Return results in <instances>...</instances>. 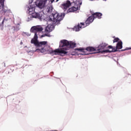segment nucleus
I'll use <instances>...</instances> for the list:
<instances>
[{"label": "nucleus", "instance_id": "f257e3e1", "mask_svg": "<svg viewBox=\"0 0 131 131\" xmlns=\"http://www.w3.org/2000/svg\"><path fill=\"white\" fill-rule=\"evenodd\" d=\"M37 33H35L34 39H32L31 40V43H34V46L36 47L38 49L36 50L39 51L40 53L43 54H54V55H57V54H63V55H66L67 54V51H65L63 50H60L59 49H56L55 50H50V47L48 46V41H38L37 40Z\"/></svg>", "mask_w": 131, "mask_h": 131}, {"label": "nucleus", "instance_id": "f03ea898", "mask_svg": "<svg viewBox=\"0 0 131 131\" xmlns=\"http://www.w3.org/2000/svg\"><path fill=\"white\" fill-rule=\"evenodd\" d=\"M47 0H37L35 3H31L29 6L27 8V11H29L30 14L32 15L33 18L39 19L40 21L45 19V15L42 12H35V8H39V9H43L46 6Z\"/></svg>", "mask_w": 131, "mask_h": 131}, {"label": "nucleus", "instance_id": "7ed1b4c3", "mask_svg": "<svg viewBox=\"0 0 131 131\" xmlns=\"http://www.w3.org/2000/svg\"><path fill=\"white\" fill-rule=\"evenodd\" d=\"M65 15L63 13H59L58 12H54L50 15L48 17V21L52 22L53 24L58 25L60 22L63 20Z\"/></svg>", "mask_w": 131, "mask_h": 131}, {"label": "nucleus", "instance_id": "20e7f679", "mask_svg": "<svg viewBox=\"0 0 131 131\" xmlns=\"http://www.w3.org/2000/svg\"><path fill=\"white\" fill-rule=\"evenodd\" d=\"M107 46L108 44L103 42L96 49L92 47H88L86 48L85 51H88V52H95V51H98V53H107L105 52L106 50H104V49Z\"/></svg>", "mask_w": 131, "mask_h": 131}, {"label": "nucleus", "instance_id": "39448f33", "mask_svg": "<svg viewBox=\"0 0 131 131\" xmlns=\"http://www.w3.org/2000/svg\"><path fill=\"white\" fill-rule=\"evenodd\" d=\"M0 12H3L4 15L7 17L11 13V10L8 9V8L5 6V0H0Z\"/></svg>", "mask_w": 131, "mask_h": 131}, {"label": "nucleus", "instance_id": "423d86ee", "mask_svg": "<svg viewBox=\"0 0 131 131\" xmlns=\"http://www.w3.org/2000/svg\"><path fill=\"white\" fill-rule=\"evenodd\" d=\"M43 30V28H42V27L41 26H36L32 27L31 28V32H41Z\"/></svg>", "mask_w": 131, "mask_h": 131}, {"label": "nucleus", "instance_id": "0eeeda50", "mask_svg": "<svg viewBox=\"0 0 131 131\" xmlns=\"http://www.w3.org/2000/svg\"><path fill=\"white\" fill-rule=\"evenodd\" d=\"M84 27H85V25L84 23H80L74 27V30L75 31H79L81 28H84Z\"/></svg>", "mask_w": 131, "mask_h": 131}, {"label": "nucleus", "instance_id": "6e6552de", "mask_svg": "<svg viewBox=\"0 0 131 131\" xmlns=\"http://www.w3.org/2000/svg\"><path fill=\"white\" fill-rule=\"evenodd\" d=\"M61 6L64 10H67L71 6V2H70V1L67 0L66 2L62 4Z\"/></svg>", "mask_w": 131, "mask_h": 131}, {"label": "nucleus", "instance_id": "1a4fd4ad", "mask_svg": "<svg viewBox=\"0 0 131 131\" xmlns=\"http://www.w3.org/2000/svg\"><path fill=\"white\" fill-rule=\"evenodd\" d=\"M59 47L63 48L64 47H69V41L67 40H62L60 41Z\"/></svg>", "mask_w": 131, "mask_h": 131}, {"label": "nucleus", "instance_id": "9d476101", "mask_svg": "<svg viewBox=\"0 0 131 131\" xmlns=\"http://www.w3.org/2000/svg\"><path fill=\"white\" fill-rule=\"evenodd\" d=\"M93 21H94V16H91L89 17H88V18L85 22V27H86V26H89V25H90V24H91V23H92Z\"/></svg>", "mask_w": 131, "mask_h": 131}, {"label": "nucleus", "instance_id": "9b49d317", "mask_svg": "<svg viewBox=\"0 0 131 131\" xmlns=\"http://www.w3.org/2000/svg\"><path fill=\"white\" fill-rule=\"evenodd\" d=\"M91 16H93L94 19H95V18H98V19H101L102 17V13L100 12H96L93 13Z\"/></svg>", "mask_w": 131, "mask_h": 131}, {"label": "nucleus", "instance_id": "f8f14e48", "mask_svg": "<svg viewBox=\"0 0 131 131\" xmlns=\"http://www.w3.org/2000/svg\"><path fill=\"white\" fill-rule=\"evenodd\" d=\"M53 26L51 25H49L47 26V27L45 29V32H51L53 30Z\"/></svg>", "mask_w": 131, "mask_h": 131}, {"label": "nucleus", "instance_id": "ddd939ff", "mask_svg": "<svg viewBox=\"0 0 131 131\" xmlns=\"http://www.w3.org/2000/svg\"><path fill=\"white\" fill-rule=\"evenodd\" d=\"M77 10H78V6L75 5V6H73L70 8L69 9V12H75V11H77Z\"/></svg>", "mask_w": 131, "mask_h": 131}, {"label": "nucleus", "instance_id": "4468645a", "mask_svg": "<svg viewBox=\"0 0 131 131\" xmlns=\"http://www.w3.org/2000/svg\"><path fill=\"white\" fill-rule=\"evenodd\" d=\"M116 48L118 50H121L122 49V41H119L117 43Z\"/></svg>", "mask_w": 131, "mask_h": 131}, {"label": "nucleus", "instance_id": "2eb2a0df", "mask_svg": "<svg viewBox=\"0 0 131 131\" xmlns=\"http://www.w3.org/2000/svg\"><path fill=\"white\" fill-rule=\"evenodd\" d=\"M117 50L118 49H117V47L115 48L113 47V48H112V50H106L105 52L106 53H112V52H116Z\"/></svg>", "mask_w": 131, "mask_h": 131}, {"label": "nucleus", "instance_id": "dca6fc26", "mask_svg": "<svg viewBox=\"0 0 131 131\" xmlns=\"http://www.w3.org/2000/svg\"><path fill=\"white\" fill-rule=\"evenodd\" d=\"M76 46V43H74V42L70 41L68 47H70L72 49H73V48H75Z\"/></svg>", "mask_w": 131, "mask_h": 131}, {"label": "nucleus", "instance_id": "f3484780", "mask_svg": "<svg viewBox=\"0 0 131 131\" xmlns=\"http://www.w3.org/2000/svg\"><path fill=\"white\" fill-rule=\"evenodd\" d=\"M47 11L48 13H52V12L53 11V7L48 6L47 9Z\"/></svg>", "mask_w": 131, "mask_h": 131}, {"label": "nucleus", "instance_id": "a211bd4d", "mask_svg": "<svg viewBox=\"0 0 131 131\" xmlns=\"http://www.w3.org/2000/svg\"><path fill=\"white\" fill-rule=\"evenodd\" d=\"M14 30H16V31H18V30H20V27L19 26L14 27Z\"/></svg>", "mask_w": 131, "mask_h": 131}, {"label": "nucleus", "instance_id": "6ab92c4d", "mask_svg": "<svg viewBox=\"0 0 131 131\" xmlns=\"http://www.w3.org/2000/svg\"><path fill=\"white\" fill-rule=\"evenodd\" d=\"M118 41H119V38H115L114 40H113V42H118Z\"/></svg>", "mask_w": 131, "mask_h": 131}, {"label": "nucleus", "instance_id": "aec40b11", "mask_svg": "<svg viewBox=\"0 0 131 131\" xmlns=\"http://www.w3.org/2000/svg\"><path fill=\"white\" fill-rule=\"evenodd\" d=\"M77 51H85L84 48H78L77 49Z\"/></svg>", "mask_w": 131, "mask_h": 131}, {"label": "nucleus", "instance_id": "412c9836", "mask_svg": "<svg viewBox=\"0 0 131 131\" xmlns=\"http://www.w3.org/2000/svg\"><path fill=\"white\" fill-rule=\"evenodd\" d=\"M5 20H6V18L5 17L4 18V19H3V21H2V25H3V26H4V22H5Z\"/></svg>", "mask_w": 131, "mask_h": 131}, {"label": "nucleus", "instance_id": "4be33fe9", "mask_svg": "<svg viewBox=\"0 0 131 131\" xmlns=\"http://www.w3.org/2000/svg\"><path fill=\"white\" fill-rule=\"evenodd\" d=\"M108 48V49H113V47H112V46H109Z\"/></svg>", "mask_w": 131, "mask_h": 131}, {"label": "nucleus", "instance_id": "5701e85b", "mask_svg": "<svg viewBox=\"0 0 131 131\" xmlns=\"http://www.w3.org/2000/svg\"><path fill=\"white\" fill-rule=\"evenodd\" d=\"M130 49H131V48H128V49H124L123 51H126V50H130Z\"/></svg>", "mask_w": 131, "mask_h": 131}, {"label": "nucleus", "instance_id": "b1692460", "mask_svg": "<svg viewBox=\"0 0 131 131\" xmlns=\"http://www.w3.org/2000/svg\"><path fill=\"white\" fill-rule=\"evenodd\" d=\"M79 5L80 6H81V5H82V2H81V1L79 3Z\"/></svg>", "mask_w": 131, "mask_h": 131}, {"label": "nucleus", "instance_id": "393cba45", "mask_svg": "<svg viewBox=\"0 0 131 131\" xmlns=\"http://www.w3.org/2000/svg\"><path fill=\"white\" fill-rule=\"evenodd\" d=\"M51 2H54V0H50Z\"/></svg>", "mask_w": 131, "mask_h": 131}, {"label": "nucleus", "instance_id": "a878e982", "mask_svg": "<svg viewBox=\"0 0 131 131\" xmlns=\"http://www.w3.org/2000/svg\"><path fill=\"white\" fill-rule=\"evenodd\" d=\"M56 2H59V0H56Z\"/></svg>", "mask_w": 131, "mask_h": 131}]
</instances>
